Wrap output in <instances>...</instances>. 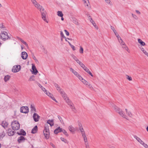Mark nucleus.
<instances>
[{"instance_id": "18", "label": "nucleus", "mask_w": 148, "mask_h": 148, "mask_svg": "<svg viewBox=\"0 0 148 148\" xmlns=\"http://www.w3.org/2000/svg\"><path fill=\"white\" fill-rule=\"evenodd\" d=\"M1 125L5 129L7 128L8 125V123L5 121H3L2 122Z\"/></svg>"}, {"instance_id": "15", "label": "nucleus", "mask_w": 148, "mask_h": 148, "mask_svg": "<svg viewBox=\"0 0 148 148\" xmlns=\"http://www.w3.org/2000/svg\"><path fill=\"white\" fill-rule=\"evenodd\" d=\"M25 140V139L24 137L23 136H21L18 138V143H20L24 142Z\"/></svg>"}, {"instance_id": "3", "label": "nucleus", "mask_w": 148, "mask_h": 148, "mask_svg": "<svg viewBox=\"0 0 148 148\" xmlns=\"http://www.w3.org/2000/svg\"><path fill=\"white\" fill-rule=\"evenodd\" d=\"M80 131L82 136L83 138L84 142V145L86 148H90L88 143V141L85 132L83 127L79 129Z\"/></svg>"}, {"instance_id": "5", "label": "nucleus", "mask_w": 148, "mask_h": 148, "mask_svg": "<svg viewBox=\"0 0 148 148\" xmlns=\"http://www.w3.org/2000/svg\"><path fill=\"white\" fill-rule=\"evenodd\" d=\"M43 133L46 138L48 139L49 137L50 133L49 126L47 124H45V125Z\"/></svg>"}, {"instance_id": "64", "label": "nucleus", "mask_w": 148, "mask_h": 148, "mask_svg": "<svg viewBox=\"0 0 148 148\" xmlns=\"http://www.w3.org/2000/svg\"><path fill=\"white\" fill-rule=\"evenodd\" d=\"M92 24L94 26L95 25H96V23H95V22L94 21L92 22Z\"/></svg>"}, {"instance_id": "20", "label": "nucleus", "mask_w": 148, "mask_h": 148, "mask_svg": "<svg viewBox=\"0 0 148 148\" xmlns=\"http://www.w3.org/2000/svg\"><path fill=\"white\" fill-rule=\"evenodd\" d=\"M47 123L50 125L52 127L54 125L53 120V119L48 120L47 121Z\"/></svg>"}, {"instance_id": "17", "label": "nucleus", "mask_w": 148, "mask_h": 148, "mask_svg": "<svg viewBox=\"0 0 148 148\" xmlns=\"http://www.w3.org/2000/svg\"><path fill=\"white\" fill-rule=\"evenodd\" d=\"M14 132L13 131H12L10 129H9L8 130V133L9 136H13L14 134Z\"/></svg>"}, {"instance_id": "44", "label": "nucleus", "mask_w": 148, "mask_h": 148, "mask_svg": "<svg viewBox=\"0 0 148 148\" xmlns=\"http://www.w3.org/2000/svg\"><path fill=\"white\" fill-rule=\"evenodd\" d=\"M60 139L62 141L64 142V143H66V142H67L66 140V139H65V138H62V137H61Z\"/></svg>"}, {"instance_id": "2", "label": "nucleus", "mask_w": 148, "mask_h": 148, "mask_svg": "<svg viewBox=\"0 0 148 148\" xmlns=\"http://www.w3.org/2000/svg\"><path fill=\"white\" fill-rule=\"evenodd\" d=\"M59 92L61 94L66 102L70 106V108L72 111L74 112H75L76 110L73 104L69 100L65 92L62 89L59 90Z\"/></svg>"}, {"instance_id": "19", "label": "nucleus", "mask_w": 148, "mask_h": 148, "mask_svg": "<svg viewBox=\"0 0 148 148\" xmlns=\"http://www.w3.org/2000/svg\"><path fill=\"white\" fill-rule=\"evenodd\" d=\"M30 107L31 109V111L32 112L35 113V112H36V109L34 105H31Z\"/></svg>"}, {"instance_id": "6", "label": "nucleus", "mask_w": 148, "mask_h": 148, "mask_svg": "<svg viewBox=\"0 0 148 148\" xmlns=\"http://www.w3.org/2000/svg\"><path fill=\"white\" fill-rule=\"evenodd\" d=\"M11 126L13 130H18L20 128V124L18 121H14L12 122Z\"/></svg>"}, {"instance_id": "48", "label": "nucleus", "mask_w": 148, "mask_h": 148, "mask_svg": "<svg viewBox=\"0 0 148 148\" xmlns=\"http://www.w3.org/2000/svg\"><path fill=\"white\" fill-rule=\"evenodd\" d=\"M87 3H85V6H86L87 7H89V3L88 1V0H87Z\"/></svg>"}, {"instance_id": "37", "label": "nucleus", "mask_w": 148, "mask_h": 148, "mask_svg": "<svg viewBox=\"0 0 148 148\" xmlns=\"http://www.w3.org/2000/svg\"><path fill=\"white\" fill-rule=\"evenodd\" d=\"M54 86L55 87H56L57 90H58L59 92L60 89H62L61 88H60L59 86L57 84H54Z\"/></svg>"}, {"instance_id": "42", "label": "nucleus", "mask_w": 148, "mask_h": 148, "mask_svg": "<svg viewBox=\"0 0 148 148\" xmlns=\"http://www.w3.org/2000/svg\"><path fill=\"white\" fill-rule=\"evenodd\" d=\"M83 48L81 46L80 47V48L79 50V52L80 53L82 54L83 53Z\"/></svg>"}, {"instance_id": "30", "label": "nucleus", "mask_w": 148, "mask_h": 148, "mask_svg": "<svg viewBox=\"0 0 148 148\" xmlns=\"http://www.w3.org/2000/svg\"><path fill=\"white\" fill-rule=\"evenodd\" d=\"M69 130L71 132H74L75 131L74 128L71 125L69 126Z\"/></svg>"}, {"instance_id": "29", "label": "nucleus", "mask_w": 148, "mask_h": 148, "mask_svg": "<svg viewBox=\"0 0 148 148\" xmlns=\"http://www.w3.org/2000/svg\"><path fill=\"white\" fill-rule=\"evenodd\" d=\"M81 78L79 79L85 85H86V84L88 83V82L84 79L82 77Z\"/></svg>"}, {"instance_id": "61", "label": "nucleus", "mask_w": 148, "mask_h": 148, "mask_svg": "<svg viewBox=\"0 0 148 148\" xmlns=\"http://www.w3.org/2000/svg\"><path fill=\"white\" fill-rule=\"evenodd\" d=\"M0 28H4V26L2 24H0Z\"/></svg>"}, {"instance_id": "32", "label": "nucleus", "mask_w": 148, "mask_h": 148, "mask_svg": "<svg viewBox=\"0 0 148 148\" xmlns=\"http://www.w3.org/2000/svg\"><path fill=\"white\" fill-rule=\"evenodd\" d=\"M10 76L8 75L5 76L4 78V80L5 81V82H7L10 79Z\"/></svg>"}, {"instance_id": "50", "label": "nucleus", "mask_w": 148, "mask_h": 148, "mask_svg": "<svg viewBox=\"0 0 148 148\" xmlns=\"http://www.w3.org/2000/svg\"><path fill=\"white\" fill-rule=\"evenodd\" d=\"M34 76H31L30 78H29V81H34Z\"/></svg>"}, {"instance_id": "34", "label": "nucleus", "mask_w": 148, "mask_h": 148, "mask_svg": "<svg viewBox=\"0 0 148 148\" xmlns=\"http://www.w3.org/2000/svg\"><path fill=\"white\" fill-rule=\"evenodd\" d=\"M141 50L146 55L148 53L143 47L140 48Z\"/></svg>"}, {"instance_id": "55", "label": "nucleus", "mask_w": 148, "mask_h": 148, "mask_svg": "<svg viewBox=\"0 0 148 148\" xmlns=\"http://www.w3.org/2000/svg\"><path fill=\"white\" fill-rule=\"evenodd\" d=\"M78 126L79 127V129L80 128L83 127L82 124L81 123H79L78 124Z\"/></svg>"}, {"instance_id": "40", "label": "nucleus", "mask_w": 148, "mask_h": 148, "mask_svg": "<svg viewBox=\"0 0 148 148\" xmlns=\"http://www.w3.org/2000/svg\"><path fill=\"white\" fill-rule=\"evenodd\" d=\"M126 78L129 81H132V77L127 75H126Z\"/></svg>"}, {"instance_id": "39", "label": "nucleus", "mask_w": 148, "mask_h": 148, "mask_svg": "<svg viewBox=\"0 0 148 148\" xmlns=\"http://www.w3.org/2000/svg\"><path fill=\"white\" fill-rule=\"evenodd\" d=\"M79 64L84 69L86 67L81 62Z\"/></svg>"}, {"instance_id": "33", "label": "nucleus", "mask_w": 148, "mask_h": 148, "mask_svg": "<svg viewBox=\"0 0 148 148\" xmlns=\"http://www.w3.org/2000/svg\"><path fill=\"white\" fill-rule=\"evenodd\" d=\"M58 118L59 120H60V121L61 122V123L62 124H64V121H63L62 118V117L59 115L58 116Z\"/></svg>"}, {"instance_id": "45", "label": "nucleus", "mask_w": 148, "mask_h": 148, "mask_svg": "<svg viewBox=\"0 0 148 148\" xmlns=\"http://www.w3.org/2000/svg\"><path fill=\"white\" fill-rule=\"evenodd\" d=\"M60 34L61 37H63V38H65V37L64 36L63 32L62 31H60Z\"/></svg>"}, {"instance_id": "8", "label": "nucleus", "mask_w": 148, "mask_h": 148, "mask_svg": "<svg viewBox=\"0 0 148 148\" xmlns=\"http://www.w3.org/2000/svg\"><path fill=\"white\" fill-rule=\"evenodd\" d=\"M21 69V66L20 65H17L13 66L12 69L13 72L16 73L18 72Z\"/></svg>"}, {"instance_id": "10", "label": "nucleus", "mask_w": 148, "mask_h": 148, "mask_svg": "<svg viewBox=\"0 0 148 148\" xmlns=\"http://www.w3.org/2000/svg\"><path fill=\"white\" fill-rule=\"evenodd\" d=\"M21 112L24 113H27L29 112L28 108L27 106H23L20 108Z\"/></svg>"}, {"instance_id": "21", "label": "nucleus", "mask_w": 148, "mask_h": 148, "mask_svg": "<svg viewBox=\"0 0 148 148\" xmlns=\"http://www.w3.org/2000/svg\"><path fill=\"white\" fill-rule=\"evenodd\" d=\"M62 131V128L59 127L56 129L54 131V132L55 134H57L59 132H60Z\"/></svg>"}, {"instance_id": "41", "label": "nucleus", "mask_w": 148, "mask_h": 148, "mask_svg": "<svg viewBox=\"0 0 148 148\" xmlns=\"http://www.w3.org/2000/svg\"><path fill=\"white\" fill-rule=\"evenodd\" d=\"M119 41L121 44V45H124V44H125L124 42L121 39H120Z\"/></svg>"}, {"instance_id": "63", "label": "nucleus", "mask_w": 148, "mask_h": 148, "mask_svg": "<svg viewBox=\"0 0 148 148\" xmlns=\"http://www.w3.org/2000/svg\"><path fill=\"white\" fill-rule=\"evenodd\" d=\"M32 57H33V59L34 60H36V58L34 54L32 55Z\"/></svg>"}, {"instance_id": "14", "label": "nucleus", "mask_w": 148, "mask_h": 148, "mask_svg": "<svg viewBox=\"0 0 148 148\" xmlns=\"http://www.w3.org/2000/svg\"><path fill=\"white\" fill-rule=\"evenodd\" d=\"M47 95L50 97L53 100L55 101L56 102H57V101L55 98L53 96V95L49 92H47L46 91L45 92Z\"/></svg>"}, {"instance_id": "56", "label": "nucleus", "mask_w": 148, "mask_h": 148, "mask_svg": "<svg viewBox=\"0 0 148 148\" xmlns=\"http://www.w3.org/2000/svg\"><path fill=\"white\" fill-rule=\"evenodd\" d=\"M116 36L118 40L119 41L120 39H121V38L119 36L118 34H117V36Z\"/></svg>"}, {"instance_id": "57", "label": "nucleus", "mask_w": 148, "mask_h": 148, "mask_svg": "<svg viewBox=\"0 0 148 148\" xmlns=\"http://www.w3.org/2000/svg\"><path fill=\"white\" fill-rule=\"evenodd\" d=\"M106 2L108 4H110V0H105Z\"/></svg>"}, {"instance_id": "24", "label": "nucleus", "mask_w": 148, "mask_h": 148, "mask_svg": "<svg viewBox=\"0 0 148 148\" xmlns=\"http://www.w3.org/2000/svg\"><path fill=\"white\" fill-rule=\"evenodd\" d=\"M138 42L140 44L141 46H144L145 45V43L143 42L141 39H138Z\"/></svg>"}, {"instance_id": "58", "label": "nucleus", "mask_w": 148, "mask_h": 148, "mask_svg": "<svg viewBox=\"0 0 148 148\" xmlns=\"http://www.w3.org/2000/svg\"><path fill=\"white\" fill-rule=\"evenodd\" d=\"M75 61L77 62L79 64L80 63V62H81L78 59H77V60H75Z\"/></svg>"}, {"instance_id": "60", "label": "nucleus", "mask_w": 148, "mask_h": 148, "mask_svg": "<svg viewBox=\"0 0 148 148\" xmlns=\"http://www.w3.org/2000/svg\"><path fill=\"white\" fill-rule=\"evenodd\" d=\"M136 13H137V14H140V12L138 10H136Z\"/></svg>"}, {"instance_id": "1", "label": "nucleus", "mask_w": 148, "mask_h": 148, "mask_svg": "<svg viewBox=\"0 0 148 148\" xmlns=\"http://www.w3.org/2000/svg\"><path fill=\"white\" fill-rule=\"evenodd\" d=\"M31 2L33 4L34 6L39 10L41 13L42 17V19L47 23H48L46 18V12L44 10V9L40 5L36 0H31Z\"/></svg>"}, {"instance_id": "52", "label": "nucleus", "mask_w": 148, "mask_h": 148, "mask_svg": "<svg viewBox=\"0 0 148 148\" xmlns=\"http://www.w3.org/2000/svg\"><path fill=\"white\" fill-rule=\"evenodd\" d=\"M143 145L144 147L145 148H148V145L147 144L144 143V144H143Z\"/></svg>"}, {"instance_id": "47", "label": "nucleus", "mask_w": 148, "mask_h": 148, "mask_svg": "<svg viewBox=\"0 0 148 148\" xmlns=\"http://www.w3.org/2000/svg\"><path fill=\"white\" fill-rule=\"evenodd\" d=\"M132 17H133V18H134V19H138V17L136 15L134 14H132Z\"/></svg>"}, {"instance_id": "62", "label": "nucleus", "mask_w": 148, "mask_h": 148, "mask_svg": "<svg viewBox=\"0 0 148 148\" xmlns=\"http://www.w3.org/2000/svg\"><path fill=\"white\" fill-rule=\"evenodd\" d=\"M65 38V41H67V42L68 41H67V39H68V40H72L71 39H70V38H66V37H65V38Z\"/></svg>"}, {"instance_id": "25", "label": "nucleus", "mask_w": 148, "mask_h": 148, "mask_svg": "<svg viewBox=\"0 0 148 148\" xmlns=\"http://www.w3.org/2000/svg\"><path fill=\"white\" fill-rule=\"evenodd\" d=\"M125 111L127 115L128 116L130 117H132V114L130 111L127 110V109H125Z\"/></svg>"}, {"instance_id": "59", "label": "nucleus", "mask_w": 148, "mask_h": 148, "mask_svg": "<svg viewBox=\"0 0 148 148\" xmlns=\"http://www.w3.org/2000/svg\"><path fill=\"white\" fill-rule=\"evenodd\" d=\"M0 136H2L3 137V136H5V133H4V132H2V134H0Z\"/></svg>"}, {"instance_id": "11", "label": "nucleus", "mask_w": 148, "mask_h": 148, "mask_svg": "<svg viewBox=\"0 0 148 148\" xmlns=\"http://www.w3.org/2000/svg\"><path fill=\"white\" fill-rule=\"evenodd\" d=\"M40 116L38 114L36 113H34L33 115V117L34 120L35 122H37L38 121Z\"/></svg>"}, {"instance_id": "4", "label": "nucleus", "mask_w": 148, "mask_h": 148, "mask_svg": "<svg viewBox=\"0 0 148 148\" xmlns=\"http://www.w3.org/2000/svg\"><path fill=\"white\" fill-rule=\"evenodd\" d=\"M114 109L117 112L120 116L123 118L127 120H128L127 116L125 114V113L122 111V110L116 106L114 107Z\"/></svg>"}, {"instance_id": "27", "label": "nucleus", "mask_w": 148, "mask_h": 148, "mask_svg": "<svg viewBox=\"0 0 148 148\" xmlns=\"http://www.w3.org/2000/svg\"><path fill=\"white\" fill-rule=\"evenodd\" d=\"M84 70L88 73L91 76L93 77V75L92 74V73L90 72V71H89V69H88L87 67H86L85 68Z\"/></svg>"}, {"instance_id": "38", "label": "nucleus", "mask_w": 148, "mask_h": 148, "mask_svg": "<svg viewBox=\"0 0 148 148\" xmlns=\"http://www.w3.org/2000/svg\"><path fill=\"white\" fill-rule=\"evenodd\" d=\"M73 22L76 25H79V23H78V20L76 19V18H74L73 20Z\"/></svg>"}, {"instance_id": "31", "label": "nucleus", "mask_w": 148, "mask_h": 148, "mask_svg": "<svg viewBox=\"0 0 148 148\" xmlns=\"http://www.w3.org/2000/svg\"><path fill=\"white\" fill-rule=\"evenodd\" d=\"M122 48L124 49L125 50L127 51L129 53L130 52V51H129V49L127 46H126L125 44H124V45H122Z\"/></svg>"}, {"instance_id": "54", "label": "nucleus", "mask_w": 148, "mask_h": 148, "mask_svg": "<svg viewBox=\"0 0 148 148\" xmlns=\"http://www.w3.org/2000/svg\"><path fill=\"white\" fill-rule=\"evenodd\" d=\"M71 47L73 51H75V47L73 45H72Z\"/></svg>"}, {"instance_id": "51", "label": "nucleus", "mask_w": 148, "mask_h": 148, "mask_svg": "<svg viewBox=\"0 0 148 148\" xmlns=\"http://www.w3.org/2000/svg\"><path fill=\"white\" fill-rule=\"evenodd\" d=\"M111 28L112 30L114 32L116 31L114 28L112 26H111Z\"/></svg>"}, {"instance_id": "26", "label": "nucleus", "mask_w": 148, "mask_h": 148, "mask_svg": "<svg viewBox=\"0 0 148 148\" xmlns=\"http://www.w3.org/2000/svg\"><path fill=\"white\" fill-rule=\"evenodd\" d=\"M37 84H38V86L40 87L41 89L44 92H45L46 91V89H45V88H44L39 83H37Z\"/></svg>"}, {"instance_id": "53", "label": "nucleus", "mask_w": 148, "mask_h": 148, "mask_svg": "<svg viewBox=\"0 0 148 148\" xmlns=\"http://www.w3.org/2000/svg\"><path fill=\"white\" fill-rule=\"evenodd\" d=\"M64 31L65 32L67 36H68L69 35V32L66 29L64 30Z\"/></svg>"}, {"instance_id": "13", "label": "nucleus", "mask_w": 148, "mask_h": 148, "mask_svg": "<svg viewBox=\"0 0 148 148\" xmlns=\"http://www.w3.org/2000/svg\"><path fill=\"white\" fill-rule=\"evenodd\" d=\"M28 57L27 53L25 51H23L21 53V57L23 60H26Z\"/></svg>"}, {"instance_id": "28", "label": "nucleus", "mask_w": 148, "mask_h": 148, "mask_svg": "<svg viewBox=\"0 0 148 148\" xmlns=\"http://www.w3.org/2000/svg\"><path fill=\"white\" fill-rule=\"evenodd\" d=\"M86 86L87 87L89 88L91 90H93L94 88L92 85L88 82L86 84Z\"/></svg>"}, {"instance_id": "23", "label": "nucleus", "mask_w": 148, "mask_h": 148, "mask_svg": "<svg viewBox=\"0 0 148 148\" xmlns=\"http://www.w3.org/2000/svg\"><path fill=\"white\" fill-rule=\"evenodd\" d=\"M37 131V126L36 125L32 130V134L36 133Z\"/></svg>"}, {"instance_id": "7", "label": "nucleus", "mask_w": 148, "mask_h": 148, "mask_svg": "<svg viewBox=\"0 0 148 148\" xmlns=\"http://www.w3.org/2000/svg\"><path fill=\"white\" fill-rule=\"evenodd\" d=\"M1 39L4 40L10 39V37L8 35V33L5 31L1 32Z\"/></svg>"}, {"instance_id": "9", "label": "nucleus", "mask_w": 148, "mask_h": 148, "mask_svg": "<svg viewBox=\"0 0 148 148\" xmlns=\"http://www.w3.org/2000/svg\"><path fill=\"white\" fill-rule=\"evenodd\" d=\"M70 71L75 76H76L79 79L81 78L82 76L80 75L79 74L76 72L75 70H74L72 68H70Z\"/></svg>"}, {"instance_id": "16", "label": "nucleus", "mask_w": 148, "mask_h": 148, "mask_svg": "<svg viewBox=\"0 0 148 148\" xmlns=\"http://www.w3.org/2000/svg\"><path fill=\"white\" fill-rule=\"evenodd\" d=\"M32 69L33 70L32 73L34 75H36L38 72V71L36 69V67L34 65H33L32 67Z\"/></svg>"}, {"instance_id": "35", "label": "nucleus", "mask_w": 148, "mask_h": 148, "mask_svg": "<svg viewBox=\"0 0 148 148\" xmlns=\"http://www.w3.org/2000/svg\"><path fill=\"white\" fill-rule=\"evenodd\" d=\"M58 13V16H60V17H63V14L62 13V12L61 11H58L57 12Z\"/></svg>"}, {"instance_id": "36", "label": "nucleus", "mask_w": 148, "mask_h": 148, "mask_svg": "<svg viewBox=\"0 0 148 148\" xmlns=\"http://www.w3.org/2000/svg\"><path fill=\"white\" fill-rule=\"evenodd\" d=\"M61 132H62L66 136H69V134L67 133L66 131L62 129V131Z\"/></svg>"}, {"instance_id": "46", "label": "nucleus", "mask_w": 148, "mask_h": 148, "mask_svg": "<svg viewBox=\"0 0 148 148\" xmlns=\"http://www.w3.org/2000/svg\"><path fill=\"white\" fill-rule=\"evenodd\" d=\"M71 56L75 61L78 59L73 54Z\"/></svg>"}, {"instance_id": "43", "label": "nucleus", "mask_w": 148, "mask_h": 148, "mask_svg": "<svg viewBox=\"0 0 148 148\" xmlns=\"http://www.w3.org/2000/svg\"><path fill=\"white\" fill-rule=\"evenodd\" d=\"M21 42L23 43L24 44L25 46H26L28 47V44H27L25 42V41L24 40H22L21 41Z\"/></svg>"}, {"instance_id": "22", "label": "nucleus", "mask_w": 148, "mask_h": 148, "mask_svg": "<svg viewBox=\"0 0 148 148\" xmlns=\"http://www.w3.org/2000/svg\"><path fill=\"white\" fill-rule=\"evenodd\" d=\"M17 134L19 135H23V136H25L26 135V133L25 131L23 130H21L20 132H18Z\"/></svg>"}, {"instance_id": "49", "label": "nucleus", "mask_w": 148, "mask_h": 148, "mask_svg": "<svg viewBox=\"0 0 148 148\" xmlns=\"http://www.w3.org/2000/svg\"><path fill=\"white\" fill-rule=\"evenodd\" d=\"M43 47V52L45 53H47V50L45 49L44 47L43 46L42 47Z\"/></svg>"}, {"instance_id": "12", "label": "nucleus", "mask_w": 148, "mask_h": 148, "mask_svg": "<svg viewBox=\"0 0 148 148\" xmlns=\"http://www.w3.org/2000/svg\"><path fill=\"white\" fill-rule=\"evenodd\" d=\"M134 137L141 145H143V144H144V142L137 136L134 135Z\"/></svg>"}]
</instances>
